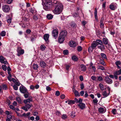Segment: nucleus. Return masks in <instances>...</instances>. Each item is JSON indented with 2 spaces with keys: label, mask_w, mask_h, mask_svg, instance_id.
<instances>
[{
  "label": "nucleus",
  "mask_w": 121,
  "mask_h": 121,
  "mask_svg": "<svg viewBox=\"0 0 121 121\" xmlns=\"http://www.w3.org/2000/svg\"><path fill=\"white\" fill-rule=\"evenodd\" d=\"M55 7V9L53 10V12L55 14H60L63 10V7L62 4L58 2L54 3L53 4Z\"/></svg>",
  "instance_id": "nucleus-1"
},
{
  "label": "nucleus",
  "mask_w": 121,
  "mask_h": 121,
  "mask_svg": "<svg viewBox=\"0 0 121 121\" xmlns=\"http://www.w3.org/2000/svg\"><path fill=\"white\" fill-rule=\"evenodd\" d=\"M42 4H44L43 8L46 10H49L52 8L54 3L52 0H42Z\"/></svg>",
  "instance_id": "nucleus-2"
},
{
  "label": "nucleus",
  "mask_w": 121,
  "mask_h": 121,
  "mask_svg": "<svg viewBox=\"0 0 121 121\" xmlns=\"http://www.w3.org/2000/svg\"><path fill=\"white\" fill-rule=\"evenodd\" d=\"M2 9L3 12L7 13L9 11L10 8L8 5H4L2 7Z\"/></svg>",
  "instance_id": "nucleus-3"
},
{
  "label": "nucleus",
  "mask_w": 121,
  "mask_h": 121,
  "mask_svg": "<svg viewBox=\"0 0 121 121\" xmlns=\"http://www.w3.org/2000/svg\"><path fill=\"white\" fill-rule=\"evenodd\" d=\"M58 34V29L54 30L52 31V35L55 39L57 37Z\"/></svg>",
  "instance_id": "nucleus-4"
},
{
  "label": "nucleus",
  "mask_w": 121,
  "mask_h": 121,
  "mask_svg": "<svg viewBox=\"0 0 121 121\" xmlns=\"http://www.w3.org/2000/svg\"><path fill=\"white\" fill-rule=\"evenodd\" d=\"M17 51L18 52L17 55L18 56H20L21 55L23 54L24 53L23 50L20 47L17 48Z\"/></svg>",
  "instance_id": "nucleus-5"
},
{
  "label": "nucleus",
  "mask_w": 121,
  "mask_h": 121,
  "mask_svg": "<svg viewBox=\"0 0 121 121\" xmlns=\"http://www.w3.org/2000/svg\"><path fill=\"white\" fill-rule=\"evenodd\" d=\"M19 90L21 92L23 93H25L27 91L26 88L23 86H20Z\"/></svg>",
  "instance_id": "nucleus-6"
},
{
  "label": "nucleus",
  "mask_w": 121,
  "mask_h": 121,
  "mask_svg": "<svg viewBox=\"0 0 121 121\" xmlns=\"http://www.w3.org/2000/svg\"><path fill=\"white\" fill-rule=\"evenodd\" d=\"M105 80L106 83L109 84H111L112 82V80L108 76L105 77Z\"/></svg>",
  "instance_id": "nucleus-7"
},
{
  "label": "nucleus",
  "mask_w": 121,
  "mask_h": 121,
  "mask_svg": "<svg viewBox=\"0 0 121 121\" xmlns=\"http://www.w3.org/2000/svg\"><path fill=\"white\" fill-rule=\"evenodd\" d=\"M0 62L1 63H3L5 64H8V62L2 56H0Z\"/></svg>",
  "instance_id": "nucleus-8"
},
{
  "label": "nucleus",
  "mask_w": 121,
  "mask_h": 121,
  "mask_svg": "<svg viewBox=\"0 0 121 121\" xmlns=\"http://www.w3.org/2000/svg\"><path fill=\"white\" fill-rule=\"evenodd\" d=\"M67 34V32L66 30L62 31L60 33V36H61L65 38Z\"/></svg>",
  "instance_id": "nucleus-9"
},
{
  "label": "nucleus",
  "mask_w": 121,
  "mask_h": 121,
  "mask_svg": "<svg viewBox=\"0 0 121 121\" xmlns=\"http://www.w3.org/2000/svg\"><path fill=\"white\" fill-rule=\"evenodd\" d=\"M116 8V4H115L112 3L109 5V8L112 10H115Z\"/></svg>",
  "instance_id": "nucleus-10"
},
{
  "label": "nucleus",
  "mask_w": 121,
  "mask_h": 121,
  "mask_svg": "<svg viewBox=\"0 0 121 121\" xmlns=\"http://www.w3.org/2000/svg\"><path fill=\"white\" fill-rule=\"evenodd\" d=\"M78 105L79 108L82 109H83L85 108V104L83 103H79Z\"/></svg>",
  "instance_id": "nucleus-11"
},
{
  "label": "nucleus",
  "mask_w": 121,
  "mask_h": 121,
  "mask_svg": "<svg viewBox=\"0 0 121 121\" xmlns=\"http://www.w3.org/2000/svg\"><path fill=\"white\" fill-rule=\"evenodd\" d=\"M69 45L71 47H74L76 46V44L74 41H71L69 42Z\"/></svg>",
  "instance_id": "nucleus-12"
},
{
  "label": "nucleus",
  "mask_w": 121,
  "mask_h": 121,
  "mask_svg": "<svg viewBox=\"0 0 121 121\" xmlns=\"http://www.w3.org/2000/svg\"><path fill=\"white\" fill-rule=\"evenodd\" d=\"M98 45L97 42L96 41L93 42L91 44V47L92 50L94 49Z\"/></svg>",
  "instance_id": "nucleus-13"
},
{
  "label": "nucleus",
  "mask_w": 121,
  "mask_h": 121,
  "mask_svg": "<svg viewBox=\"0 0 121 121\" xmlns=\"http://www.w3.org/2000/svg\"><path fill=\"white\" fill-rule=\"evenodd\" d=\"M110 92H109L105 91L103 92L102 95L104 96V97L105 98L108 96L109 95Z\"/></svg>",
  "instance_id": "nucleus-14"
},
{
  "label": "nucleus",
  "mask_w": 121,
  "mask_h": 121,
  "mask_svg": "<svg viewBox=\"0 0 121 121\" xmlns=\"http://www.w3.org/2000/svg\"><path fill=\"white\" fill-rule=\"evenodd\" d=\"M40 66L42 68H44L46 66V64L43 61H41L40 62Z\"/></svg>",
  "instance_id": "nucleus-15"
},
{
  "label": "nucleus",
  "mask_w": 121,
  "mask_h": 121,
  "mask_svg": "<svg viewBox=\"0 0 121 121\" xmlns=\"http://www.w3.org/2000/svg\"><path fill=\"white\" fill-rule=\"evenodd\" d=\"M65 40V38L61 36H60L58 39V42L60 43H63Z\"/></svg>",
  "instance_id": "nucleus-16"
},
{
  "label": "nucleus",
  "mask_w": 121,
  "mask_h": 121,
  "mask_svg": "<svg viewBox=\"0 0 121 121\" xmlns=\"http://www.w3.org/2000/svg\"><path fill=\"white\" fill-rule=\"evenodd\" d=\"M80 69L83 71H85L86 69V66L83 64H81L80 65Z\"/></svg>",
  "instance_id": "nucleus-17"
},
{
  "label": "nucleus",
  "mask_w": 121,
  "mask_h": 121,
  "mask_svg": "<svg viewBox=\"0 0 121 121\" xmlns=\"http://www.w3.org/2000/svg\"><path fill=\"white\" fill-rule=\"evenodd\" d=\"M98 111L99 112L102 113H105L106 112L105 109L103 108L100 107L98 109Z\"/></svg>",
  "instance_id": "nucleus-18"
},
{
  "label": "nucleus",
  "mask_w": 121,
  "mask_h": 121,
  "mask_svg": "<svg viewBox=\"0 0 121 121\" xmlns=\"http://www.w3.org/2000/svg\"><path fill=\"white\" fill-rule=\"evenodd\" d=\"M98 48L100 49L102 51H103L105 49V47L103 45L100 44V45H99L98 47Z\"/></svg>",
  "instance_id": "nucleus-19"
},
{
  "label": "nucleus",
  "mask_w": 121,
  "mask_h": 121,
  "mask_svg": "<svg viewBox=\"0 0 121 121\" xmlns=\"http://www.w3.org/2000/svg\"><path fill=\"white\" fill-rule=\"evenodd\" d=\"M49 37V35L48 34H45L44 36V39L46 41H47Z\"/></svg>",
  "instance_id": "nucleus-20"
},
{
  "label": "nucleus",
  "mask_w": 121,
  "mask_h": 121,
  "mask_svg": "<svg viewBox=\"0 0 121 121\" xmlns=\"http://www.w3.org/2000/svg\"><path fill=\"white\" fill-rule=\"evenodd\" d=\"M115 64L118 69H120L121 68V67L119 66L121 64V62L120 61H116Z\"/></svg>",
  "instance_id": "nucleus-21"
},
{
  "label": "nucleus",
  "mask_w": 121,
  "mask_h": 121,
  "mask_svg": "<svg viewBox=\"0 0 121 121\" xmlns=\"http://www.w3.org/2000/svg\"><path fill=\"white\" fill-rule=\"evenodd\" d=\"M103 41L104 44L107 45L108 43V40L107 38H104L103 39Z\"/></svg>",
  "instance_id": "nucleus-22"
},
{
  "label": "nucleus",
  "mask_w": 121,
  "mask_h": 121,
  "mask_svg": "<svg viewBox=\"0 0 121 121\" xmlns=\"http://www.w3.org/2000/svg\"><path fill=\"white\" fill-rule=\"evenodd\" d=\"M30 113L28 112L27 113H24L22 115L21 117H29L30 115Z\"/></svg>",
  "instance_id": "nucleus-23"
},
{
  "label": "nucleus",
  "mask_w": 121,
  "mask_h": 121,
  "mask_svg": "<svg viewBox=\"0 0 121 121\" xmlns=\"http://www.w3.org/2000/svg\"><path fill=\"white\" fill-rule=\"evenodd\" d=\"M47 17L48 19L50 20L53 18V16L51 14H47Z\"/></svg>",
  "instance_id": "nucleus-24"
},
{
  "label": "nucleus",
  "mask_w": 121,
  "mask_h": 121,
  "mask_svg": "<svg viewBox=\"0 0 121 121\" xmlns=\"http://www.w3.org/2000/svg\"><path fill=\"white\" fill-rule=\"evenodd\" d=\"M94 15L95 17V18L96 20L98 21V19L97 18V11L96 9L94 12Z\"/></svg>",
  "instance_id": "nucleus-25"
},
{
  "label": "nucleus",
  "mask_w": 121,
  "mask_h": 121,
  "mask_svg": "<svg viewBox=\"0 0 121 121\" xmlns=\"http://www.w3.org/2000/svg\"><path fill=\"white\" fill-rule=\"evenodd\" d=\"M100 55L103 59H107V57L106 55L104 53H101L100 54Z\"/></svg>",
  "instance_id": "nucleus-26"
},
{
  "label": "nucleus",
  "mask_w": 121,
  "mask_h": 121,
  "mask_svg": "<svg viewBox=\"0 0 121 121\" xmlns=\"http://www.w3.org/2000/svg\"><path fill=\"white\" fill-rule=\"evenodd\" d=\"M114 73H115V74H116L118 75L121 74V69L118 70L116 71Z\"/></svg>",
  "instance_id": "nucleus-27"
},
{
  "label": "nucleus",
  "mask_w": 121,
  "mask_h": 121,
  "mask_svg": "<svg viewBox=\"0 0 121 121\" xmlns=\"http://www.w3.org/2000/svg\"><path fill=\"white\" fill-rule=\"evenodd\" d=\"M17 101L19 103H21V98L19 96L17 97L16 98Z\"/></svg>",
  "instance_id": "nucleus-28"
},
{
  "label": "nucleus",
  "mask_w": 121,
  "mask_h": 121,
  "mask_svg": "<svg viewBox=\"0 0 121 121\" xmlns=\"http://www.w3.org/2000/svg\"><path fill=\"white\" fill-rule=\"evenodd\" d=\"M38 67V65L36 64H34L33 65V68L35 70H36Z\"/></svg>",
  "instance_id": "nucleus-29"
},
{
  "label": "nucleus",
  "mask_w": 121,
  "mask_h": 121,
  "mask_svg": "<svg viewBox=\"0 0 121 121\" xmlns=\"http://www.w3.org/2000/svg\"><path fill=\"white\" fill-rule=\"evenodd\" d=\"M24 94V96L25 98H27L29 96V93L28 91H27V92H25V93Z\"/></svg>",
  "instance_id": "nucleus-30"
},
{
  "label": "nucleus",
  "mask_w": 121,
  "mask_h": 121,
  "mask_svg": "<svg viewBox=\"0 0 121 121\" xmlns=\"http://www.w3.org/2000/svg\"><path fill=\"white\" fill-rule=\"evenodd\" d=\"M6 32L5 31H3L0 33V35L2 37H4L5 36Z\"/></svg>",
  "instance_id": "nucleus-31"
},
{
  "label": "nucleus",
  "mask_w": 121,
  "mask_h": 121,
  "mask_svg": "<svg viewBox=\"0 0 121 121\" xmlns=\"http://www.w3.org/2000/svg\"><path fill=\"white\" fill-rule=\"evenodd\" d=\"M74 93L75 96H80V95L79 93L77 91H75Z\"/></svg>",
  "instance_id": "nucleus-32"
},
{
  "label": "nucleus",
  "mask_w": 121,
  "mask_h": 121,
  "mask_svg": "<svg viewBox=\"0 0 121 121\" xmlns=\"http://www.w3.org/2000/svg\"><path fill=\"white\" fill-rule=\"evenodd\" d=\"M46 48V47L44 45H42L40 46V48L41 50L43 51Z\"/></svg>",
  "instance_id": "nucleus-33"
},
{
  "label": "nucleus",
  "mask_w": 121,
  "mask_h": 121,
  "mask_svg": "<svg viewBox=\"0 0 121 121\" xmlns=\"http://www.w3.org/2000/svg\"><path fill=\"white\" fill-rule=\"evenodd\" d=\"M99 86L101 90L102 91H103L104 90V87L103 84L101 83H100Z\"/></svg>",
  "instance_id": "nucleus-34"
},
{
  "label": "nucleus",
  "mask_w": 121,
  "mask_h": 121,
  "mask_svg": "<svg viewBox=\"0 0 121 121\" xmlns=\"http://www.w3.org/2000/svg\"><path fill=\"white\" fill-rule=\"evenodd\" d=\"M72 59L74 61H76L78 60V58L75 56H72Z\"/></svg>",
  "instance_id": "nucleus-35"
},
{
  "label": "nucleus",
  "mask_w": 121,
  "mask_h": 121,
  "mask_svg": "<svg viewBox=\"0 0 121 121\" xmlns=\"http://www.w3.org/2000/svg\"><path fill=\"white\" fill-rule=\"evenodd\" d=\"M98 69H100L102 70L105 69L104 67L102 66H98Z\"/></svg>",
  "instance_id": "nucleus-36"
},
{
  "label": "nucleus",
  "mask_w": 121,
  "mask_h": 121,
  "mask_svg": "<svg viewBox=\"0 0 121 121\" xmlns=\"http://www.w3.org/2000/svg\"><path fill=\"white\" fill-rule=\"evenodd\" d=\"M67 115L65 114H63L61 118H62L64 119L65 120L66 118H67Z\"/></svg>",
  "instance_id": "nucleus-37"
},
{
  "label": "nucleus",
  "mask_w": 121,
  "mask_h": 121,
  "mask_svg": "<svg viewBox=\"0 0 121 121\" xmlns=\"http://www.w3.org/2000/svg\"><path fill=\"white\" fill-rule=\"evenodd\" d=\"M2 68L3 70L5 71L7 69V66L5 65H2Z\"/></svg>",
  "instance_id": "nucleus-38"
},
{
  "label": "nucleus",
  "mask_w": 121,
  "mask_h": 121,
  "mask_svg": "<svg viewBox=\"0 0 121 121\" xmlns=\"http://www.w3.org/2000/svg\"><path fill=\"white\" fill-rule=\"evenodd\" d=\"M75 101L74 100H71L69 101L68 102V104H74L75 103Z\"/></svg>",
  "instance_id": "nucleus-39"
},
{
  "label": "nucleus",
  "mask_w": 121,
  "mask_h": 121,
  "mask_svg": "<svg viewBox=\"0 0 121 121\" xmlns=\"http://www.w3.org/2000/svg\"><path fill=\"white\" fill-rule=\"evenodd\" d=\"M112 113L114 114L115 115L117 113V111L116 109H112Z\"/></svg>",
  "instance_id": "nucleus-40"
},
{
  "label": "nucleus",
  "mask_w": 121,
  "mask_h": 121,
  "mask_svg": "<svg viewBox=\"0 0 121 121\" xmlns=\"http://www.w3.org/2000/svg\"><path fill=\"white\" fill-rule=\"evenodd\" d=\"M96 42H97V44L98 43L100 44H101L103 43L102 41L100 40H97Z\"/></svg>",
  "instance_id": "nucleus-41"
},
{
  "label": "nucleus",
  "mask_w": 121,
  "mask_h": 121,
  "mask_svg": "<svg viewBox=\"0 0 121 121\" xmlns=\"http://www.w3.org/2000/svg\"><path fill=\"white\" fill-rule=\"evenodd\" d=\"M25 105L28 109H29L32 106L31 105L29 104H26Z\"/></svg>",
  "instance_id": "nucleus-42"
},
{
  "label": "nucleus",
  "mask_w": 121,
  "mask_h": 121,
  "mask_svg": "<svg viewBox=\"0 0 121 121\" xmlns=\"http://www.w3.org/2000/svg\"><path fill=\"white\" fill-rule=\"evenodd\" d=\"M68 51L67 50H64L63 51L64 54L65 55H67L68 54Z\"/></svg>",
  "instance_id": "nucleus-43"
},
{
  "label": "nucleus",
  "mask_w": 121,
  "mask_h": 121,
  "mask_svg": "<svg viewBox=\"0 0 121 121\" xmlns=\"http://www.w3.org/2000/svg\"><path fill=\"white\" fill-rule=\"evenodd\" d=\"M93 102L94 104H96L98 102V100L96 98L93 100Z\"/></svg>",
  "instance_id": "nucleus-44"
},
{
  "label": "nucleus",
  "mask_w": 121,
  "mask_h": 121,
  "mask_svg": "<svg viewBox=\"0 0 121 121\" xmlns=\"http://www.w3.org/2000/svg\"><path fill=\"white\" fill-rule=\"evenodd\" d=\"M75 112H72L71 115V116L72 118H73L75 117Z\"/></svg>",
  "instance_id": "nucleus-45"
},
{
  "label": "nucleus",
  "mask_w": 121,
  "mask_h": 121,
  "mask_svg": "<svg viewBox=\"0 0 121 121\" xmlns=\"http://www.w3.org/2000/svg\"><path fill=\"white\" fill-rule=\"evenodd\" d=\"M2 87H3V89L4 90H6L7 89V87L6 85H2Z\"/></svg>",
  "instance_id": "nucleus-46"
},
{
  "label": "nucleus",
  "mask_w": 121,
  "mask_h": 121,
  "mask_svg": "<svg viewBox=\"0 0 121 121\" xmlns=\"http://www.w3.org/2000/svg\"><path fill=\"white\" fill-rule=\"evenodd\" d=\"M30 89L32 90H35V86L33 85H31L30 86Z\"/></svg>",
  "instance_id": "nucleus-47"
},
{
  "label": "nucleus",
  "mask_w": 121,
  "mask_h": 121,
  "mask_svg": "<svg viewBox=\"0 0 121 121\" xmlns=\"http://www.w3.org/2000/svg\"><path fill=\"white\" fill-rule=\"evenodd\" d=\"M98 80L99 81H101L103 80V78H102L100 76H99L98 77Z\"/></svg>",
  "instance_id": "nucleus-48"
},
{
  "label": "nucleus",
  "mask_w": 121,
  "mask_h": 121,
  "mask_svg": "<svg viewBox=\"0 0 121 121\" xmlns=\"http://www.w3.org/2000/svg\"><path fill=\"white\" fill-rule=\"evenodd\" d=\"M22 109L27 111H28V109L25 106H23L22 107Z\"/></svg>",
  "instance_id": "nucleus-49"
},
{
  "label": "nucleus",
  "mask_w": 121,
  "mask_h": 121,
  "mask_svg": "<svg viewBox=\"0 0 121 121\" xmlns=\"http://www.w3.org/2000/svg\"><path fill=\"white\" fill-rule=\"evenodd\" d=\"M24 102L25 104H26L27 103L30 102L28 99L24 100Z\"/></svg>",
  "instance_id": "nucleus-50"
},
{
  "label": "nucleus",
  "mask_w": 121,
  "mask_h": 121,
  "mask_svg": "<svg viewBox=\"0 0 121 121\" xmlns=\"http://www.w3.org/2000/svg\"><path fill=\"white\" fill-rule=\"evenodd\" d=\"M60 92L58 91H56L55 95L56 96H59L60 95Z\"/></svg>",
  "instance_id": "nucleus-51"
},
{
  "label": "nucleus",
  "mask_w": 121,
  "mask_h": 121,
  "mask_svg": "<svg viewBox=\"0 0 121 121\" xmlns=\"http://www.w3.org/2000/svg\"><path fill=\"white\" fill-rule=\"evenodd\" d=\"M91 79L95 81L96 80V77L94 76H92L91 77Z\"/></svg>",
  "instance_id": "nucleus-52"
},
{
  "label": "nucleus",
  "mask_w": 121,
  "mask_h": 121,
  "mask_svg": "<svg viewBox=\"0 0 121 121\" xmlns=\"http://www.w3.org/2000/svg\"><path fill=\"white\" fill-rule=\"evenodd\" d=\"M119 84V83L117 81H116L115 82V84H114L115 86H117Z\"/></svg>",
  "instance_id": "nucleus-53"
},
{
  "label": "nucleus",
  "mask_w": 121,
  "mask_h": 121,
  "mask_svg": "<svg viewBox=\"0 0 121 121\" xmlns=\"http://www.w3.org/2000/svg\"><path fill=\"white\" fill-rule=\"evenodd\" d=\"M46 90L48 91H50L51 90V88L49 86H47L46 87Z\"/></svg>",
  "instance_id": "nucleus-54"
},
{
  "label": "nucleus",
  "mask_w": 121,
  "mask_h": 121,
  "mask_svg": "<svg viewBox=\"0 0 121 121\" xmlns=\"http://www.w3.org/2000/svg\"><path fill=\"white\" fill-rule=\"evenodd\" d=\"M12 116L11 114L7 116V118L9 119H11L12 117Z\"/></svg>",
  "instance_id": "nucleus-55"
},
{
  "label": "nucleus",
  "mask_w": 121,
  "mask_h": 121,
  "mask_svg": "<svg viewBox=\"0 0 121 121\" xmlns=\"http://www.w3.org/2000/svg\"><path fill=\"white\" fill-rule=\"evenodd\" d=\"M5 113L7 115V116L11 114V112L8 111H5Z\"/></svg>",
  "instance_id": "nucleus-56"
},
{
  "label": "nucleus",
  "mask_w": 121,
  "mask_h": 121,
  "mask_svg": "<svg viewBox=\"0 0 121 121\" xmlns=\"http://www.w3.org/2000/svg\"><path fill=\"white\" fill-rule=\"evenodd\" d=\"M13 89L16 90L18 89V87L16 85H14L13 86Z\"/></svg>",
  "instance_id": "nucleus-57"
},
{
  "label": "nucleus",
  "mask_w": 121,
  "mask_h": 121,
  "mask_svg": "<svg viewBox=\"0 0 121 121\" xmlns=\"http://www.w3.org/2000/svg\"><path fill=\"white\" fill-rule=\"evenodd\" d=\"M56 114L58 116H60V113L58 111H57L55 112Z\"/></svg>",
  "instance_id": "nucleus-58"
},
{
  "label": "nucleus",
  "mask_w": 121,
  "mask_h": 121,
  "mask_svg": "<svg viewBox=\"0 0 121 121\" xmlns=\"http://www.w3.org/2000/svg\"><path fill=\"white\" fill-rule=\"evenodd\" d=\"M82 50V48L81 46H79L78 48V51H80Z\"/></svg>",
  "instance_id": "nucleus-59"
},
{
  "label": "nucleus",
  "mask_w": 121,
  "mask_h": 121,
  "mask_svg": "<svg viewBox=\"0 0 121 121\" xmlns=\"http://www.w3.org/2000/svg\"><path fill=\"white\" fill-rule=\"evenodd\" d=\"M9 107L10 108L12 109L13 110H15V107L12 105H10Z\"/></svg>",
  "instance_id": "nucleus-60"
},
{
  "label": "nucleus",
  "mask_w": 121,
  "mask_h": 121,
  "mask_svg": "<svg viewBox=\"0 0 121 121\" xmlns=\"http://www.w3.org/2000/svg\"><path fill=\"white\" fill-rule=\"evenodd\" d=\"M88 96V94L87 91H86L85 92V94L84 95V97L85 98H87Z\"/></svg>",
  "instance_id": "nucleus-61"
},
{
  "label": "nucleus",
  "mask_w": 121,
  "mask_h": 121,
  "mask_svg": "<svg viewBox=\"0 0 121 121\" xmlns=\"http://www.w3.org/2000/svg\"><path fill=\"white\" fill-rule=\"evenodd\" d=\"M82 99L80 98L78 100V103H82Z\"/></svg>",
  "instance_id": "nucleus-62"
},
{
  "label": "nucleus",
  "mask_w": 121,
  "mask_h": 121,
  "mask_svg": "<svg viewBox=\"0 0 121 121\" xmlns=\"http://www.w3.org/2000/svg\"><path fill=\"white\" fill-rule=\"evenodd\" d=\"M15 83L16 85L18 86H19L20 85V83L17 80Z\"/></svg>",
  "instance_id": "nucleus-63"
},
{
  "label": "nucleus",
  "mask_w": 121,
  "mask_h": 121,
  "mask_svg": "<svg viewBox=\"0 0 121 121\" xmlns=\"http://www.w3.org/2000/svg\"><path fill=\"white\" fill-rule=\"evenodd\" d=\"M34 86L35 88L36 89H38L39 87V86L38 84H37Z\"/></svg>",
  "instance_id": "nucleus-64"
}]
</instances>
